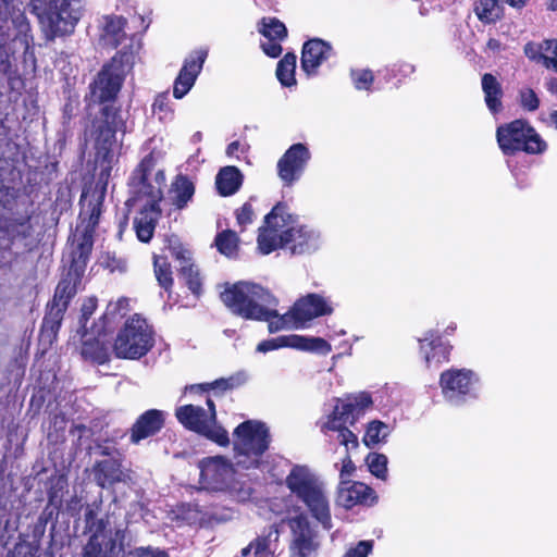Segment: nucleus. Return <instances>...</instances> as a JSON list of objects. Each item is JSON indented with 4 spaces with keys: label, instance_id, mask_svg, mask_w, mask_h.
<instances>
[{
    "label": "nucleus",
    "instance_id": "052dcab7",
    "mask_svg": "<svg viewBox=\"0 0 557 557\" xmlns=\"http://www.w3.org/2000/svg\"><path fill=\"white\" fill-rule=\"evenodd\" d=\"M207 391H209L208 384L203 383V384H193V385L186 386L184 389V393L185 394H187V393L199 394V393H203Z\"/></svg>",
    "mask_w": 557,
    "mask_h": 557
},
{
    "label": "nucleus",
    "instance_id": "e433bc0d",
    "mask_svg": "<svg viewBox=\"0 0 557 557\" xmlns=\"http://www.w3.org/2000/svg\"><path fill=\"white\" fill-rule=\"evenodd\" d=\"M258 32L265 39L283 41L287 37V29L283 22L276 17H262L258 23Z\"/></svg>",
    "mask_w": 557,
    "mask_h": 557
},
{
    "label": "nucleus",
    "instance_id": "2eb2a0df",
    "mask_svg": "<svg viewBox=\"0 0 557 557\" xmlns=\"http://www.w3.org/2000/svg\"><path fill=\"white\" fill-rule=\"evenodd\" d=\"M294 218L284 203H277L264 216L263 225L259 227L257 238L258 249L262 255H269L280 248L288 227L294 226Z\"/></svg>",
    "mask_w": 557,
    "mask_h": 557
},
{
    "label": "nucleus",
    "instance_id": "9b49d317",
    "mask_svg": "<svg viewBox=\"0 0 557 557\" xmlns=\"http://www.w3.org/2000/svg\"><path fill=\"white\" fill-rule=\"evenodd\" d=\"M207 409L195 405H184L175 410V417L186 429L201 434L220 446L230 443L227 432L216 424L215 405L207 398Z\"/></svg>",
    "mask_w": 557,
    "mask_h": 557
},
{
    "label": "nucleus",
    "instance_id": "338daca9",
    "mask_svg": "<svg viewBox=\"0 0 557 557\" xmlns=\"http://www.w3.org/2000/svg\"><path fill=\"white\" fill-rule=\"evenodd\" d=\"M503 2L512 8H521L525 4L527 0H503Z\"/></svg>",
    "mask_w": 557,
    "mask_h": 557
},
{
    "label": "nucleus",
    "instance_id": "774afa93",
    "mask_svg": "<svg viewBox=\"0 0 557 557\" xmlns=\"http://www.w3.org/2000/svg\"><path fill=\"white\" fill-rule=\"evenodd\" d=\"M456 327H457L456 323L451 322V323H450V324H448V325H447V327L445 329L444 334H445V335H451V334L455 332Z\"/></svg>",
    "mask_w": 557,
    "mask_h": 557
},
{
    "label": "nucleus",
    "instance_id": "603ef678",
    "mask_svg": "<svg viewBox=\"0 0 557 557\" xmlns=\"http://www.w3.org/2000/svg\"><path fill=\"white\" fill-rule=\"evenodd\" d=\"M543 48L545 52H549L553 57L544 58V65L546 67H553L557 72V40L547 39L543 41Z\"/></svg>",
    "mask_w": 557,
    "mask_h": 557
},
{
    "label": "nucleus",
    "instance_id": "4be33fe9",
    "mask_svg": "<svg viewBox=\"0 0 557 557\" xmlns=\"http://www.w3.org/2000/svg\"><path fill=\"white\" fill-rule=\"evenodd\" d=\"M165 413L158 409H149L138 417L131 430V442L138 444L141 440L158 433L164 424Z\"/></svg>",
    "mask_w": 557,
    "mask_h": 557
},
{
    "label": "nucleus",
    "instance_id": "cd10ccee",
    "mask_svg": "<svg viewBox=\"0 0 557 557\" xmlns=\"http://www.w3.org/2000/svg\"><path fill=\"white\" fill-rule=\"evenodd\" d=\"M482 90L487 109L492 114H497L503 110V89L497 78L486 73L482 76Z\"/></svg>",
    "mask_w": 557,
    "mask_h": 557
},
{
    "label": "nucleus",
    "instance_id": "393cba45",
    "mask_svg": "<svg viewBox=\"0 0 557 557\" xmlns=\"http://www.w3.org/2000/svg\"><path fill=\"white\" fill-rule=\"evenodd\" d=\"M95 479L99 486L106 488L117 482H126L129 475L122 469L117 459L110 458L95 465Z\"/></svg>",
    "mask_w": 557,
    "mask_h": 557
},
{
    "label": "nucleus",
    "instance_id": "6ab92c4d",
    "mask_svg": "<svg viewBox=\"0 0 557 557\" xmlns=\"http://www.w3.org/2000/svg\"><path fill=\"white\" fill-rule=\"evenodd\" d=\"M294 540L290 546L292 557H314L318 544L310 527L308 516L300 513L289 519Z\"/></svg>",
    "mask_w": 557,
    "mask_h": 557
},
{
    "label": "nucleus",
    "instance_id": "4468645a",
    "mask_svg": "<svg viewBox=\"0 0 557 557\" xmlns=\"http://www.w3.org/2000/svg\"><path fill=\"white\" fill-rule=\"evenodd\" d=\"M440 386L448 404L461 406L478 397L480 379L472 370L454 368L441 374Z\"/></svg>",
    "mask_w": 557,
    "mask_h": 557
},
{
    "label": "nucleus",
    "instance_id": "f03ea898",
    "mask_svg": "<svg viewBox=\"0 0 557 557\" xmlns=\"http://www.w3.org/2000/svg\"><path fill=\"white\" fill-rule=\"evenodd\" d=\"M125 132V121L121 112L106 106L101 110V115L92 122L90 137L95 149V162L99 169L97 185L101 186L102 191L108 186L113 165L117 162V153L122 146L116 133Z\"/></svg>",
    "mask_w": 557,
    "mask_h": 557
},
{
    "label": "nucleus",
    "instance_id": "1a4fd4ad",
    "mask_svg": "<svg viewBox=\"0 0 557 557\" xmlns=\"http://www.w3.org/2000/svg\"><path fill=\"white\" fill-rule=\"evenodd\" d=\"M124 537V529L117 528L113 533L108 532L104 521L99 520L84 548L83 557H169L166 552L153 547H138L124 556L122 554Z\"/></svg>",
    "mask_w": 557,
    "mask_h": 557
},
{
    "label": "nucleus",
    "instance_id": "a878e982",
    "mask_svg": "<svg viewBox=\"0 0 557 557\" xmlns=\"http://www.w3.org/2000/svg\"><path fill=\"white\" fill-rule=\"evenodd\" d=\"M161 210L159 206L141 205V208L134 219V230L137 238L143 243H148L153 236L154 228Z\"/></svg>",
    "mask_w": 557,
    "mask_h": 557
},
{
    "label": "nucleus",
    "instance_id": "b1692460",
    "mask_svg": "<svg viewBox=\"0 0 557 557\" xmlns=\"http://www.w3.org/2000/svg\"><path fill=\"white\" fill-rule=\"evenodd\" d=\"M419 343L420 354L428 366L441 363L448 359L450 346L442 341L436 331H428L424 337L419 339Z\"/></svg>",
    "mask_w": 557,
    "mask_h": 557
},
{
    "label": "nucleus",
    "instance_id": "3c124183",
    "mask_svg": "<svg viewBox=\"0 0 557 557\" xmlns=\"http://www.w3.org/2000/svg\"><path fill=\"white\" fill-rule=\"evenodd\" d=\"M373 549V541H360L350 547L344 557H368Z\"/></svg>",
    "mask_w": 557,
    "mask_h": 557
},
{
    "label": "nucleus",
    "instance_id": "0eeeda50",
    "mask_svg": "<svg viewBox=\"0 0 557 557\" xmlns=\"http://www.w3.org/2000/svg\"><path fill=\"white\" fill-rule=\"evenodd\" d=\"M333 311L334 307L329 298L320 294H308L299 298L284 314H278L275 311L270 321V332L306 329L312 320L330 315Z\"/></svg>",
    "mask_w": 557,
    "mask_h": 557
},
{
    "label": "nucleus",
    "instance_id": "bf43d9fd",
    "mask_svg": "<svg viewBox=\"0 0 557 557\" xmlns=\"http://www.w3.org/2000/svg\"><path fill=\"white\" fill-rule=\"evenodd\" d=\"M127 306H128V299L121 298L117 300V302L109 305L107 314L115 313L116 311L126 309Z\"/></svg>",
    "mask_w": 557,
    "mask_h": 557
},
{
    "label": "nucleus",
    "instance_id": "58836bf2",
    "mask_svg": "<svg viewBox=\"0 0 557 557\" xmlns=\"http://www.w3.org/2000/svg\"><path fill=\"white\" fill-rule=\"evenodd\" d=\"M296 55L287 53L277 63L276 77L280 83L285 87H292L296 84L295 70H296Z\"/></svg>",
    "mask_w": 557,
    "mask_h": 557
},
{
    "label": "nucleus",
    "instance_id": "6e6552de",
    "mask_svg": "<svg viewBox=\"0 0 557 557\" xmlns=\"http://www.w3.org/2000/svg\"><path fill=\"white\" fill-rule=\"evenodd\" d=\"M164 184V172L161 169H156V158L153 153H149L140 161L129 177L131 197L126 205L135 206L143 202V205L159 206L163 197Z\"/></svg>",
    "mask_w": 557,
    "mask_h": 557
},
{
    "label": "nucleus",
    "instance_id": "a18cd8bd",
    "mask_svg": "<svg viewBox=\"0 0 557 557\" xmlns=\"http://www.w3.org/2000/svg\"><path fill=\"white\" fill-rule=\"evenodd\" d=\"M350 75L354 86L358 90H369L374 81L373 73L367 69L352 70Z\"/></svg>",
    "mask_w": 557,
    "mask_h": 557
},
{
    "label": "nucleus",
    "instance_id": "f704fd0d",
    "mask_svg": "<svg viewBox=\"0 0 557 557\" xmlns=\"http://www.w3.org/2000/svg\"><path fill=\"white\" fill-rule=\"evenodd\" d=\"M66 309H64V306L61 305L60 307H57L54 305H50L48 307V311L42 320L41 325V334L42 336H46L49 338V341H52L60 326L63 319V314Z\"/></svg>",
    "mask_w": 557,
    "mask_h": 557
},
{
    "label": "nucleus",
    "instance_id": "f257e3e1",
    "mask_svg": "<svg viewBox=\"0 0 557 557\" xmlns=\"http://www.w3.org/2000/svg\"><path fill=\"white\" fill-rule=\"evenodd\" d=\"M77 0H30L47 39L71 34L79 20ZM18 0H0V34L8 39L27 37L30 26Z\"/></svg>",
    "mask_w": 557,
    "mask_h": 557
},
{
    "label": "nucleus",
    "instance_id": "4c0bfd02",
    "mask_svg": "<svg viewBox=\"0 0 557 557\" xmlns=\"http://www.w3.org/2000/svg\"><path fill=\"white\" fill-rule=\"evenodd\" d=\"M348 413L352 417L355 423L364 413V411L372 406V398L370 394L362 392L352 396L342 399Z\"/></svg>",
    "mask_w": 557,
    "mask_h": 557
},
{
    "label": "nucleus",
    "instance_id": "ea45409f",
    "mask_svg": "<svg viewBox=\"0 0 557 557\" xmlns=\"http://www.w3.org/2000/svg\"><path fill=\"white\" fill-rule=\"evenodd\" d=\"M215 246L222 255L233 257L237 252L238 236L234 231H223L216 235Z\"/></svg>",
    "mask_w": 557,
    "mask_h": 557
},
{
    "label": "nucleus",
    "instance_id": "ddd939ff",
    "mask_svg": "<svg viewBox=\"0 0 557 557\" xmlns=\"http://www.w3.org/2000/svg\"><path fill=\"white\" fill-rule=\"evenodd\" d=\"M496 138L500 150L505 154H513L517 151L541 153L546 149L545 141H543L535 129L523 120H516L498 126Z\"/></svg>",
    "mask_w": 557,
    "mask_h": 557
},
{
    "label": "nucleus",
    "instance_id": "79ce46f5",
    "mask_svg": "<svg viewBox=\"0 0 557 557\" xmlns=\"http://www.w3.org/2000/svg\"><path fill=\"white\" fill-rule=\"evenodd\" d=\"M248 381L246 371H238L228 377H221L212 383H207L209 389L228 391L244 385Z\"/></svg>",
    "mask_w": 557,
    "mask_h": 557
},
{
    "label": "nucleus",
    "instance_id": "680f3d73",
    "mask_svg": "<svg viewBox=\"0 0 557 557\" xmlns=\"http://www.w3.org/2000/svg\"><path fill=\"white\" fill-rule=\"evenodd\" d=\"M91 240L90 238H85L84 242L79 245V259L85 258L91 250Z\"/></svg>",
    "mask_w": 557,
    "mask_h": 557
},
{
    "label": "nucleus",
    "instance_id": "423d86ee",
    "mask_svg": "<svg viewBox=\"0 0 557 557\" xmlns=\"http://www.w3.org/2000/svg\"><path fill=\"white\" fill-rule=\"evenodd\" d=\"M269 444V429L264 423L255 420L240 423L233 433L236 466L246 470L258 468Z\"/></svg>",
    "mask_w": 557,
    "mask_h": 557
},
{
    "label": "nucleus",
    "instance_id": "8fccbe9b",
    "mask_svg": "<svg viewBox=\"0 0 557 557\" xmlns=\"http://www.w3.org/2000/svg\"><path fill=\"white\" fill-rule=\"evenodd\" d=\"M97 308V299L94 297H90L86 299L82 306V317H81V327L77 331V333H81V331H87V321L88 319L94 314L95 310Z\"/></svg>",
    "mask_w": 557,
    "mask_h": 557
},
{
    "label": "nucleus",
    "instance_id": "864d4df0",
    "mask_svg": "<svg viewBox=\"0 0 557 557\" xmlns=\"http://www.w3.org/2000/svg\"><path fill=\"white\" fill-rule=\"evenodd\" d=\"M152 111L153 113H160L163 114L160 116V119L165 117L170 112V100L168 95L162 94L158 95L152 103Z\"/></svg>",
    "mask_w": 557,
    "mask_h": 557
},
{
    "label": "nucleus",
    "instance_id": "37998d69",
    "mask_svg": "<svg viewBox=\"0 0 557 557\" xmlns=\"http://www.w3.org/2000/svg\"><path fill=\"white\" fill-rule=\"evenodd\" d=\"M153 267L154 274L159 285L163 287L165 290H168L173 284V278L171 268L166 258L154 256Z\"/></svg>",
    "mask_w": 557,
    "mask_h": 557
},
{
    "label": "nucleus",
    "instance_id": "7ed1b4c3",
    "mask_svg": "<svg viewBox=\"0 0 557 557\" xmlns=\"http://www.w3.org/2000/svg\"><path fill=\"white\" fill-rule=\"evenodd\" d=\"M292 495L323 529L333 527L330 498L325 483L306 466H294L285 479Z\"/></svg>",
    "mask_w": 557,
    "mask_h": 557
},
{
    "label": "nucleus",
    "instance_id": "4d7b16f0",
    "mask_svg": "<svg viewBox=\"0 0 557 557\" xmlns=\"http://www.w3.org/2000/svg\"><path fill=\"white\" fill-rule=\"evenodd\" d=\"M281 42L282 41L278 40L267 39V41L261 42V48L267 55L271 58H277L283 50Z\"/></svg>",
    "mask_w": 557,
    "mask_h": 557
},
{
    "label": "nucleus",
    "instance_id": "f8f14e48",
    "mask_svg": "<svg viewBox=\"0 0 557 557\" xmlns=\"http://www.w3.org/2000/svg\"><path fill=\"white\" fill-rule=\"evenodd\" d=\"M153 343L151 326L139 314H134L117 333L113 350L117 358L139 359L152 348Z\"/></svg>",
    "mask_w": 557,
    "mask_h": 557
},
{
    "label": "nucleus",
    "instance_id": "39448f33",
    "mask_svg": "<svg viewBox=\"0 0 557 557\" xmlns=\"http://www.w3.org/2000/svg\"><path fill=\"white\" fill-rule=\"evenodd\" d=\"M221 299L232 313L246 320L265 321L270 329L276 301L262 286L250 282L227 285Z\"/></svg>",
    "mask_w": 557,
    "mask_h": 557
},
{
    "label": "nucleus",
    "instance_id": "13d9d810",
    "mask_svg": "<svg viewBox=\"0 0 557 557\" xmlns=\"http://www.w3.org/2000/svg\"><path fill=\"white\" fill-rule=\"evenodd\" d=\"M96 187L100 189V196L98 198V200L96 201V203H94L91 206V209H90V214H89V222L88 224L90 226H96L98 224V221H99V216H100V213H101V210H100V205H101V201L100 199L103 197L104 193L106 191H102L101 189V186L100 185H97L96 184ZM107 190V188L104 189Z\"/></svg>",
    "mask_w": 557,
    "mask_h": 557
},
{
    "label": "nucleus",
    "instance_id": "72a5a7b5",
    "mask_svg": "<svg viewBox=\"0 0 557 557\" xmlns=\"http://www.w3.org/2000/svg\"><path fill=\"white\" fill-rule=\"evenodd\" d=\"M176 259L180 261V271L183 277L186 280L189 289L197 294L200 288V281L198 277L197 270L194 269V264L191 262L190 252L187 250H178L176 252Z\"/></svg>",
    "mask_w": 557,
    "mask_h": 557
},
{
    "label": "nucleus",
    "instance_id": "7c9ffc66",
    "mask_svg": "<svg viewBox=\"0 0 557 557\" xmlns=\"http://www.w3.org/2000/svg\"><path fill=\"white\" fill-rule=\"evenodd\" d=\"M125 24L126 21L122 16L107 17L106 24L103 26V33L101 35L103 45L111 48H116L120 46L122 40L125 38Z\"/></svg>",
    "mask_w": 557,
    "mask_h": 557
},
{
    "label": "nucleus",
    "instance_id": "c85d7f7f",
    "mask_svg": "<svg viewBox=\"0 0 557 557\" xmlns=\"http://www.w3.org/2000/svg\"><path fill=\"white\" fill-rule=\"evenodd\" d=\"M82 341V356L98 363H103L107 360V349L103 342L100 339V333L97 336L88 331H81L78 333Z\"/></svg>",
    "mask_w": 557,
    "mask_h": 557
},
{
    "label": "nucleus",
    "instance_id": "a19ab883",
    "mask_svg": "<svg viewBox=\"0 0 557 557\" xmlns=\"http://www.w3.org/2000/svg\"><path fill=\"white\" fill-rule=\"evenodd\" d=\"M389 434V428L387 424L374 420L369 423L364 436H363V443L368 446H374L383 441L388 436Z\"/></svg>",
    "mask_w": 557,
    "mask_h": 557
},
{
    "label": "nucleus",
    "instance_id": "20e7f679",
    "mask_svg": "<svg viewBox=\"0 0 557 557\" xmlns=\"http://www.w3.org/2000/svg\"><path fill=\"white\" fill-rule=\"evenodd\" d=\"M199 488L219 493L245 503L252 495L251 484L236 476L234 465L224 456L205 457L198 461Z\"/></svg>",
    "mask_w": 557,
    "mask_h": 557
},
{
    "label": "nucleus",
    "instance_id": "49530a36",
    "mask_svg": "<svg viewBox=\"0 0 557 557\" xmlns=\"http://www.w3.org/2000/svg\"><path fill=\"white\" fill-rule=\"evenodd\" d=\"M282 347H292L293 341L292 335L277 336L275 338L267 339L258 344L257 351L268 352Z\"/></svg>",
    "mask_w": 557,
    "mask_h": 557
},
{
    "label": "nucleus",
    "instance_id": "9d476101",
    "mask_svg": "<svg viewBox=\"0 0 557 557\" xmlns=\"http://www.w3.org/2000/svg\"><path fill=\"white\" fill-rule=\"evenodd\" d=\"M134 55L132 52L119 51L106 64L90 85V97L94 102L112 101L119 94L125 76L132 70Z\"/></svg>",
    "mask_w": 557,
    "mask_h": 557
},
{
    "label": "nucleus",
    "instance_id": "aec40b11",
    "mask_svg": "<svg viewBox=\"0 0 557 557\" xmlns=\"http://www.w3.org/2000/svg\"><path fill=\"white\" fill-rule=\"evenodd\" d=\"M207 55L208 51L206 49H198L193 51L185 59L184 64L174 82V98L182 99L189 92L202 70Z\"/></svg>",
    "mask_w": 557,
    "mask_h": 557
},
{
    "label": "nucleus",
    "instance_id": "5701e85b",
    "mask_svg": "<svg viewBox=\"0 0 557 557\" xmlns=\"http://www.w3.org/2000/svg\"><path fill=\"white\" fill-rule=\"evenodd\" d=\"M332 52V47L321 40L311 39L304 45L301 53V69L307 75H314L319 66L326 61Z\"/></svg>",
    "mask_w": 557,
    "mask_h": 557
},
{
    "label": "nucleus",
    "instance_id": "bb28decb",
    "mask_svg": "<svg viewBox=\"0 0 557 557\" xmlns=\"http://www.w3.org/2000/svg\"><path fill=\"white\" fill-rule=\"evenodd\" d=\"M243 184L242 172L233 165L222 168L215 177V186L221 196L234 195Z\"/></svg>",
    "mask_w": 557,
    "mask_h": 557
},
{
    "label": "nucleus",
    "instance_id": "412c9836",
    "mask_svg": "<svg viewBox=\"0 0 557 557\" xmlns=\"http://www.w3.org/2000/svg\"><path fill=\"white\" fill-rule=\"evenodd\" d=\"M336 500L339 506L350 509L357 505H373L376 502V495L370 486L362 482L341 481Z\"/></svg>",
    "mask_w": 557,
    "mask_h": 557
},
{
    "label": "nucleus",
    "instance_id": "5fc2aeb1",
    "mask_svg": "<svg viewBox=\"0 0 557 557\" xmlns=\"http://www.w3.org/2000/svg\"><path fill=\"white\" fill-rule=\"evenodd\" d=\"M524 53L531 60H537V61H543L544 62V58H546V55L544 54L545 50L543 48V42H541V44H534V42L527 44L524 46Z\"/></svg>",
    "mask_w": 557,
    "mask_h": 557
},
{
    "label": "nucleus",
    "instance_id": "2f4dec72",
    "mask_svg": "<svg viewBox=\"0 0 557 557\" xmlns=\"http://www.w3.org/2000/svg\"><path fill=\"white\" fill-rule=\"evenodd\" d=\"M77 278V274L69 272L59 282L51 305L57 307L63 305L64 309H66L71 298L76 294Z\"/></svg>",
    "mask_w": 557,
    "mask_h": 557
},
{
    "label": "nucleus",
    "instance_id": "dca6fc26",
    "mask_svg": "<svg viewBox=\"0 0 557 557\" xmlns=\"http://www.w3.org/2000/svg\"><path fill=\"white\" fill-rule=\"evenodd\" d=\"M354 424L342 399H336L333 410L321 420L320 429L330 440H336L345 449L354 450L359 446L358 436L349 429Z\"/></svg>",
    "mask_w": 557,
    "mask_h": 557
},
{
    "label": "nucleus",
    "instance_id": "473e14b6",
    "mask_svg": "<svg viewBox=\"0 0 557 557\" xmlns=\"http://www.w3.org/2000/svg\"><path fill=\"white\" fill-rule=\"evenodd\" d=\"M293 348L317 352L320 355H327L331 352L332 347L325 339L321 337L304 336V335H292Z\"/></svg>",
    "mask_w": 557,
    "mask_h": 557
},
{
    "label": "nucleus",
    "instance_id": "e2e57ef3",
    "mask_svg": "<svg viewBox=\"0 0 557 557\" xmlns=\"http://www.w3.org/2000/svg\"><path fill=\"white\" fill-rule=\"evenodd\" d=\"M242 145L239 141H232L226 148V154L228 157H237V152L240 150Z\"/></svg>",
    "mask_w": 557,
    "mask_h": 557
},
{
    "label": "nucleus",
    "instance_id": "a211bd4d",
    "mask_svg": "<svg viewBox=\"0 0 557 557\" xmlns=\"http://www.w3.org/2000/svg\"><path fill=\"white\" fill-rule=\"evenodd\" d=\"M311 153L306 145L294 144L278 159L277 176L284 186L290 187L302 176Z\"/></svg>",
    "mask_w": 557,
    "mask_h": 557
},
{
    "label": "nucleus",
    "instance_id": "09e8293b",
    "mask_svg": "<svg viewBox=\"0 0 557 557\" xmlns=\"http://www.w3.org/2000/svg\"><path fill=\"white\" fill-rule=\"evenodd\" d=\"M255 211L251 203L245 202L239 209L236 210L237 224L242 231L253 222Z\"/></svg>",
    "mask_w": 557,
    "mask_h": 557
},
{
    "label": "nucleus",
    "instance_id": "c9c22d12",
    "mask_svg": "<svg viewBox=\"0 0 557 557\" xmlns=\"http://www.w3.org/2000/svg\"><path fill=\"white\" fill-rule=\"evenodd\" d=\"M503 0H479L475 13L483 23H495L503 15Z\"/></svg>",
    "mask_w": 557,
    "mask_h": 557
},
{
    "label": "nucleus",
    "instance_id": "c756f323",
    "mask_svg": "<svg viewBox=\"0 0 557 557\" xmlns=\"http://www.w3.org/2000/svg\"><path fill=\"white\" fill-rule=\"evenodd\" d=\"M172 205L176 209H184L195 194L193 182L185 175H177L170 189Z\"/></svg>",
    "mask_w": 557,
    "mask_h": 557
},
{
    "label": "nucleus",
    "instance_id": "0e129e2a",
    "mask_svg": "<svg viewBox=\"0 0 557 557\" xmlns=\"http://www.w3.org/2000/svg\"><path fill=\"white\" fill-rule=\"evenodd\" d=\"M487 48L494 52H498L502 50L503 46L500 44L499 40L497 39H494V38H491L488 41H487Z\"/></svg>",
    "mask_w": 557,
    "mask_h": 557
},
{
    "label": "nucleus",
    "instance_id": "6e6d98bb",
    "mask_svg": "<svg viewBox=\"0 0 557 557\" xmlns=\"http://www.w3.org/2000/svg\"><path fill=\"white\" fill-rule=\"evenodd\" d=\"M351 450L346 449V455L342 460V467L339 469L341 481H350L349 478L354 474L356 467L350 458Z\"/></svg>",
    "mask_w": 557,
    "mask_h": 557
},
{
    "label": "nucleus",
    "instance_id": "f3484780",
    "mask_svg": "<svg viewBox=\"0 0 557 557\" xmlns=\"http://www.w3.org/2000/svg\"><path fill=\"white\" fill-rule=\"evenodd\" d=\"M323 238L321 232L308 224H295L286 230L280 248L292 255H309L321 248Z\"/></svg>",
    "mask_w": 557,
    "mask_h": 557
},
{
    "label": "nucleus",
    "instance_id": "c03bdc74",
    "mask_svg": "<svg viewBox=\"0 0 557 557\" xmlns=\"http://www.w3.org/2000/svg\"><path fill=\"white\" fill-rule=\"evenodd\" d=\"M369 471L377 479H387V457L383 454L371 453L367 456Z\"/></svg>",
    "mask_w": 557,
    "mask_h": 557
},
{
    "label": "nucleus",
    "instance_id": "69168bd1",
    "mask_svg": "<svg viewBox=\"0 0 557 557\" xmlns=\"http://www.w3.org/2000/svg\"><path fill=\"white\" fill-rule=\"evenodd\" d=\"M547 90L557 97V78H550L546 83Z\"/></svg>",
    "mask_w": 557,
    "mask_h": 557
},
{
    "label": "nucleus",
    "instance_id": "de8ad7c7",
    "mask_svg": "<svg viewBox=\"0 0 557 557\" xmlns=\"http://www.w3.org/2000/svg\"><path fill=\"white\" fill-rule=\"evenodd\" d=\"M520 104L528 111H535L540 106V99L531 88H522L519 92Z\"/></svg>",
    "mask_w": 557,
    "mask_h": 557
}]
</instances>
